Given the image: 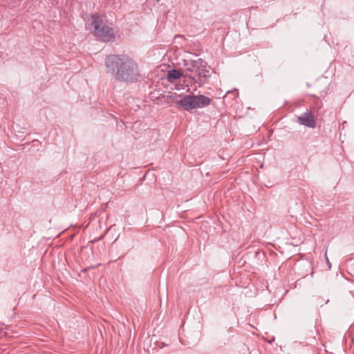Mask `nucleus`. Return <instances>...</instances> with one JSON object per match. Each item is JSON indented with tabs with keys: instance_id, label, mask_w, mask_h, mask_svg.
<instances>
[{
	"instance_id": "1a4fd4ad",
	"label": "nucleus",
	"mask_w": 354,
	"mask_h": 354,
	"mask_svg": "<svg viewBox=\"0 0 354 354\" xmlns=\"http://www.w3.org/2000/svg\"><path fill=\"white\" fill-rule=\"evenodd\" d=\"M160 0H156L157 2H159Z\"/></svg>"
},
{
	"instance_id": "7ed1b4c3",
	"label": "nucleus",
	"mask_w": 354,
	"mask_h": 354,
	"mask_svg": "<svg viewBox=\"0 0 354 354\" xmlns=\"http://www.w3.org/2000/svg\"><path fill=\"white\" fill-rule=\"evenodd\" d=\"M212 100L203 95H185L176 102V106L185 111L202 109L210 104Z\"/></svg>"
},
{
	"instance_id": "f257e3e1",
	"label": "nucleus",
	"mask_w": 354,
	"mask_h": 354,
	"mask_svg": "<svg viewBox=\"0 0 354 354\" xmlns=\"http://www.w3.org/2000/svg\"><path fill=\"white\" fill-rule=\"evenodd\" d=\"M105 66L108 73L120 82H133L140 77L137 64L127 55H109L105 59Z\"/></svg>"
},
{
	"instance_id": "39448f33",
	"label": "nucleus",
	"mask_w": 354,
	"mask_h": 354,
	"mask_svg": "<svg viewBox=\"0 0 354 354\" xmlns=\"http://www.w3.org/2000/svg\"><path fill=\"white\" fill-rule=\"evenodd\" d=\"M297 121L300 124L310 128H314L316 125L315 118L308 110H307L303 115L298 116Z\"/></svg>"
},
{
	"instance_id": "f03ea898",
	"label": "nucleus",
	"mask_w": 354,
	"mask_h": 354,
	"mask_svg": "<svg viewBox=\"0 0 354 354\" xmlns=\"http://www.w3.org/2000/svg\"><path fill=\"white\" fill-rule=\"evenodd\" d=\"M91 23L89 24L93 28V33L99 39L109 42L115 39V35L113 29L104 23L100 16L93 15L91 16Z\"/></svg>"
},
{
	"instance_id": "0eeeda50",
	"label": "nucleus",
	"mask_w": 354,
	"mask_h": 354,
	"mask_svg": "<svg viewBox=\"0 0 354 354\" xmlns=\"http://www.w3.org/2000/svg\"><path fill=\"white\" fill-rule=\"evenodd\" d=\"M183 71L181 70L172 69L168 71V78L169 80H176L183 76Z\"/></svg>"
},
{
	"instance_id": "6e6552de",
	"label": "nucleus",
	"mask_w": 354,
	"mask_h": 354,
	"mask_svg": "<svg viewBox=\"0 0 354 354\" xmlns=\"http://www.w3.org/2000/svg\"><path fill=\"white\" fill-rule=\"evenodd\" d=\"M326 263H327L328 267L330 268L331 267V264H330V261H329V260H328V257L326 256Z\"/></svg>"
},
{
	"instance_id": "423d86ee",
	"label": "nucleus",
	"mask_w": 354,
	"mask_h": 354,
	"mask_svg": "<svg viewBox=\"0 0 354 354\" xmlns=\"http://www.w3.org/2000/svg\"><path fill=\"white\" fill-rule=\"evenodd\" d=\"M196 77V80H197V84L200 86L203 84L201 78L202 77H208L210 76V70L209 67L207 66L205 62L202 59L201 66H198V69H197L196 73L194 75Z\"/></svg>"
},
{
	"instance_id": "20e7f679",
	"label": "nucleus",
	"mask_w": 354,
	"mask_h": 354,
	"mask_svg": "<svg viewBox=\"0 0 354 354\" xmlns=\"http://www.w3.org/2000/svg\"><path fill=\"white\" fill-rule=\"evenodd\" d=\"M201 59L193 60L189 58H185L182 59V62L179 63V64L182 66L183 70L185 73V77L190 78L194 83L196 84L197 80L194 75L197 69H198V66H201Z\"/></svg>"
}]
</instances>
